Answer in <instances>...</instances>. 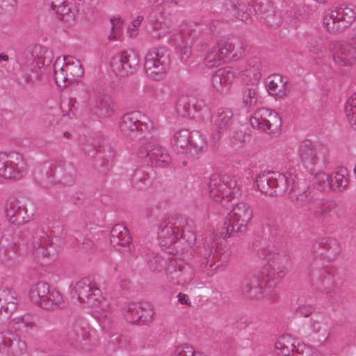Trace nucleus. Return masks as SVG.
<instances>
[{
	"instance_id": "1",
	"label": "nucleus",
	"mask_w": 356,
	"mask_h": 356,
	"mask_svg": "<svg viewBox=\"0 0 356 356\" xmlns=\"http://www.w3.org/2000/svg\"><path fill=\"white\" fill-rule=\"evenodd\" d=\"M267 265L264 273L266 276L264 286L263 282L257 276L245 279L241 283V292L248 298L257 300L266 298L275 301L277 294L273 291L286 275L288 269L285 266L288 258L275 251H269L266 256Z\"/></svg>"
},
{
	"instance_id": "2",
	"label": "nucleus",
	"mask_w": 356,
	"mask_h": 356,
	"mask_svg": "<svg viewBox=\"0 0 356 356\" xmlns=\"http://www.w3.org/2000/svg\"><path fill=\"white\" fill-rule=\"evenodd\" d=\"M158 240L162 249L169 253L187 250L196 240L193 221L181 219L162 222L159 228Z\"/></svg>"
},
{
	"instance_id": "3",
	"label": "nucleus",
	"mask_w": 356,
	"mask_h": 356,
	"mask_svg": "<svg viewBox=\"0 0 356 356\" xmlns=\"http://www.w3.org/2000/svg\"><path fill=\"white\" fill-rule=\"evenodd\" d=\"M72 296L80 303H84L95 309V317L100 325L104 326V321L108 318L111 311L109 302L104 298L101 290L90 278H83L74 285Z\"/></svg>"
},
{
	"instance_id": "4",
	"label": "nucleus",
	"mask_w": 356,
	"mask_h": 356,
	"mask_svg": "<svg viewBox=\"0 0 356 356\" xmlns=\"http://www.w3.org/2000/svg\"><path fill=\"white\" fill-rule=\"evenodd\" d=\"M252 218L253 211L248 204L243 202L234 204L223 224L226 231L224 237H229L234 233L244 234Z\"/></svg>"
},
{
	"instance_id": "5",
	"label": "nucleus",
	"mask_w": 356,
	"mask_h": 356,
	"mask_svg": "<svg viewBox=\"0 0 356 356\" xmlns=\"http://www.w3.org/2000/svg\"><path fill=\"white\" fill-rule=\"evenodd\" d=\"M294 182V178L289 174L286 175L280 172H263L256 179L257 188L263 193L268 195H282Z\"/></svg>"
},
{
	"instance_id": "6",
	"label": "nucleus",
	"mask_w": 356,
	"mask_h": 356,
	"mask_svg": "<svg viewBox=\"0 0 356 356\" xmlns=\"http://www.w3.org/2000/svg\"><path fill=\"white\" fill-rule=\"evenodd\" d=\"M54 80L60 87L77 81L83 74L81 62L72 56L58 58L54 65Z\"/></svg>"
},
{
	"instance_id": "7",
	"label": "nucleus",
	"mask_w": 356,
	"mask_h": 356,
	"mask_svg": "<svg viewBox=\"0 0 356 356\" xmlns=\"http://www.w3.org/2000/svg\"><path fill=\"white\" fill-rule=\"evenodd\" d=\"M356 19V7H340L324 13L323 25L330 33L337 34L344 31Z\"/></svg>"
},
{
	"instance_id": "8",
	"label": "nucleus",
	"mask_w": 356,
	"mask_h": 356,
	"mask_svg": "<svg viewBox=\"0 0 356 356\" xmlns=\"http://www.w3.org/2000/svg\"><path fill=\"white\" fill-rule=\"evenodd\" d=\"M209 193L213 201L225 206L224 202H229L239 194V188L234 179L227 175H213L209 183Z\"/></svg>"
},
{
	"instance_id": "9",
	"label": "nucleus",
	"mask_w": 356,
	"mask_h": 356,
	"mask_svg": "<svg viewBox=\"0 0 356 356\" xmlns=\"http://www.w3.org/2000/svg\"><path fill=\"white\" fill-rule=\"evenodd\" d=\"M120 131L125 136L136 138L138 134H146L154 129V124L139 111L124 114L120 122Z\"/></svg>"
},
{
	"instance_id": "10",
	"label": "nucleus",
	"mask_w": 356,
	"mask_h": 356,
	"mask_svg": "<svg viewBox=\"0 0 356 356\" xmlns=\"http://www.w3.org/2000/svg\"><path fill=\"white\" fill-rule=\"evenodd\" d=\"M29 298L32 302L44 309H51L59 306L62 301V295L56 290H50L47 282H38L33 285L29 291Z\"/></svg>"
},
{
	"instance_id": "11",
	"label": "nucleus",
	"mask_w": 356,
	"mask_h": 356,
	"mask_svg": "<svg viewBox=\"0 0 356 356\" xmlns=\"http://www.w3.org/2000/svg\"><path fill=\"white\" fill-rule=\"evenodd\" d=\"M169 65V56L162 48L149 49L145 55L144 67L146 74L154 80L164 77Z\"/></svg>"
},
{
	"instance_id": "12",
	"label": "nucleus",
	"mask_w": 356,
	"mask_h": 356,
	"mask_svg": "<svg viewBox=\"0 0 356 356\" xmlns=\"http://www.w3.org/2000/svg\"><path fill=\"white\" fill-rule=\"evenodd\" d=\"M250 124L253 129L259 131L273 134L279 131L282 122L278 113L275 111L260 108L250 116Z\"/></svg>"
},
{
	"instance_id": "13",
	"label": "nucleus",
	"mask_w": 356,
	"mask_h": 356,
	"mask_svg": "<svg viewBox=\"0 0 356 356\" xmlns=\"http://www.w3.org/2000/svg\"><path fill=\"white\" fill-rule=\"evenodd\" d=\"M26 170L23 156L16 152H0V177L20 179Z\"/></svg>"
},
{
	"instance_id": "14",
	"label": "nucleus",
	"mask_w": 356,
	"mask_h": 356,
	"mask_svg": "<svg viewBox=\"0 0 356 356\" xmlns=\"http://www.w3.org/2000/svg\"><path fill=\"white\" fill-rule=\"evenodd\" d=\"M165 273L170 282L181 286L191 283L195 277L191 265L181 259H170L165 268Z\"/></svg>"
},
{
	"instance_id": "15",
	"label": "nucleus",
	"mask_w": 356,
	"mask_h": 356,
	"mask_svg": "<svg viewBox=\"0 0 356 356\" xmlns=\"http://www.w3.org/2000/svg\"><path fill=\"white\" fill-rule=\"evenodd\" d=\"M139 63V54L133 50H130L115 54L111 58L110 66L116 75L124 76L135 72Z\"/></svg>"
},
{
	"instance_id": "16",
	"label": "nucleus",
	"mask_w": 356,
	"mask_h": 356,
	"mask_svg": "<svg viewBox=\"0 0 356 356\" xmlns=\"http://www.w3.org/2000/svg\"><path fill=\"white\" fill-rule=\"evenodd\" d=\"M94 333V330L87 322L80 320L67 328L65 341L70 346L79 349L91 340Z\"/></svg>"
},
{
	"instance_id": "17",
	"label": "nucleus",
	"mask_w": 356,
	"mask_h": 356,
	"mask_svg": "<svg viewBox=\"0 0 356 356\" xmlns=\"http://www.w3.org/2000/svg\"><path fill=\"white\" fill-rule=\"evenodd\" d=\"M330 54L334 62L340 66H348L356 60V46L342 42H331Z\"/></svg>"
},
{
	"instance_id": "18",
	"label": "nucleus",
	"mask_w": 356,
	"mask_h": 356,
	"mask_svg": "<svg viewBox=\"0 0 356 356\" xmlns=\"http://www.w3.org/2000/svg\"><path fill=\"white\" fill-rule=\"evenodd\" d=\"M138 154L141 158L149 157L151 164L159 167L166 166L170 161V155L156 140L143 146Z\"/></svg>"
},
{
	"instance_id": "19",
	"label": "nucleus",
	"mask_w": 356,
	"mask_h": 356,
	"mask_svg": "<svg viewBox=\"0 0 356 356\" xmlns=\"http://www.w3.org/2000/svg\"><path fill=\"white\" fill-rule=\"evenodd\" d=\"M231 41L228 39L220 40L213 47L210 48L204 58L205 65L209 68L219 66L225 59L229 58V52L232 49Z\"/></svg>"
},
{
	"instance_id": "20",
	"label": "nucleus",
	"mask_w": 356,
	"mask_h": 356,
	"mask_svg": "<svg viewBox=\"0 0 356 356\" xmlns=\"http://www.w3.org/2000/svg\"><path fill=\"white\" fill-rule=\"evenodd\" d=\"M233 113L227 108H220L213 118V132L211 140L216 145L221 138L223 134L227 131L232 124Z\"/></svg>"
},
{
	"instance_id": "21",
	"label": "nucleus",
	"mask_w": 356,
	"mask_h": 356,
	"mask_svg": "<svg viewBox=\"0 0 356 356\" xmlns=\"http://www.w3.org/2000/svg\"><path fill=\"white\" fill-rule=\"evenodd\" d=\"M32 257L42 265H47L56 258V251L51 245L45 246L39 238H33L28 245Z\"/></svg>"
},
{
	"instance_id": "22",
	"label": "nucleus",
	"mask_w": 356,
	"mask_h": 356,
	"mask_svg": "<svg viewBox=\"0 0 356 356\" xmlns=\"http://www.w3.org/2000/svg\"><path fill=\"white\" fill-rule=\"evenodd\" d=\"M111 244L123 254H131L134 246L128 229L122 225H115L111 231Z\"/></svg>"
},
{
	"instance_id": "23",
	"label": "nucleus",
	"mask_w": 356,
	"mask_h": 356,
	"mask_svg": "<svg viewBox=\"0 0 356 356\" xmlns=\"http://www.w3.org/2000/svg\"><path fill=\"white\" fill-rule=\"evenodd\" d=\"M27 350L26 341L18 337H6L0 332V353L11 356H21Z\"/></svg>"
},
{
	"instance_id": "24",
	"label": "nucleus",
	"mask_w": 356,
	"mask_h": 356,
	"mask_svg": "<svg viewBox=\"0 0 356 356\" xmlns=\"http://www.w3.org/2000/svg\"><path fill=\"white\" fill-rule=\"evenodd\" d=\"M236 77V72L232 67L218 70L211 78L213 88L219 92H227Z\"/></svg>"
},
{
	"instance_id": "25",
	"label": "nucleus",
	"mask_w": 356,
	"mask_h": 356,
	"mask_svg": "<svg viewBox=\"0 0 356 356\" xmlns=\"http://www.w3.org/2000/svg\"><path fill=\"white\" fill-rule=\"evenodd\" d=\"M8 220L13 224L21 225L29 221L33 214L28 213L26 208L17 200L9 201L5 209Z\"/></svg>"
},
{
	"instance_id": "26",
	"label": "nucleus",
	"mask_w": 356,
	"mask_h": 356,
	"mask_svg": "<svg viewBox=\"0 0 356 356\" xmlns=\"http://www.w3.org/2000/svg\"><path fill=\"white\" fill-rule=\"evenodd\" d=\"M261 61L259 57L253 56L248 59L241 70V76L245 81L257 84L261 79Z\"/></svg>"
},
{
	"instance_id": "27",
	"label": "nucleus",
	"mask_w": 356,
	"mask_h": 356,
	"mask_svg": "<svg viewBox=\"0 0 356 356\" xmlns=\"http://www.w3.org/2000/svg\"><path fill=\"white\" fill-rule=\"evenodd\" d=\"M216 257L213 254V246L207 244L200 248L198 251V264L201 269L208 275H213L217 268Z\"/></svg>"
},
{
	"instance_id": "28",
	"label": "nucleus",
	"mask_w": 356,
	"mask_h": 356,
	"mask_svg": "<svg viewBox=\"0 0 356 356\" xmlns=\"http://www.w3.org/2000/svg\"><path fill=\"white\" fill-rule=\"evenodd\" d=\"M35 327L34 319L30 315H25L13 318L9 322L8 331L9 334L17 336L27 334Z\"/></svg>"
},
{
	"instance_id": "29",
	"label": "nucleus",
	"mask_w": 356,
	"mask_h": 356,
	"mask_svg": "<svg viewBox=\"0 0 356 356\" xmlns=\"http://www.w3.org/2000/svg\"><path fill=\"white\" fill-rule=\"evenodd\" d=\"M298 155L305 165H315L318 161L316 146L310 140H304L299 143Z\"/></svg>"
},
{
	"instance_id": "30",
	"label": "nucleus",
	"mask_w": 356,
	"mask_h": 356,
	"mask_svg": "<svg viewBox=\"0 0 356 356\" xmlns=\"http://www.w3.org/2000/svg\"><path fill=\"white\" fill-rule=\"evenodd\" d=\"M45 54L50 52L40 45H35L24 53L21 62L27 66L40 67L45 64V58L42 57Z\"/></svg>"
},
{
	"instance_id": "31",
	"label": "nucleus",
	"mask_w": 356,
	"mask_h": 356,
	"mask_svg": "<svg viewBox=\"0 0 356 356\" xmlns=\"http://www.w3.org/2000/svg\"><path fill=\"white\" fill-rule=\"evenodd\" d=\"M266 85L269 94L277 98L284 97L289 91L287 81L279 74L270 76L267 79Z\"/></svg>"
},
{
	"instance_id": "32",
	"label": "nucleus",
	"mask_w": 356,
	"mask_h": 356,
	"mask_svg": "<svg viewBox=\"0 0 356 356\" xmlns=\"http://www.w3.org/2000/svg\"><path fill=\"white\" fill-rule=\"evenodd\" d=\"M348 170L344 168H340L330 175V188L334 191H342L348 186Z\"/></svg>"
},
{
	"instance_id": "33",
	"label": "nucleus",
	"mask_w": 356,
	"mask_h": 356,
	"mask_svg": "<svg viewBox=\"0 0 356 356\" xmlns=\"http://www.w3.org/2000/svg\"><path fill=\"white\" fill-rule=\"evenodd\" d=\"M191 131L188 129H181L175 132L172 144L175 149L184 154H188Z\"/></svg>"
},
{
	"instance_id": "34",
	"label": "nucleus",
	"mask_w": 356,
	"mask_h": 356,
	"mask_svg": "<svg viewBox=\"0 0 356 356\" xmlns=\"http://www.w3.org/2000/svg\"><path fill=\"white\" fill-rule=\"evenodd\" d=\"M206 137L199 131H191L188 154L193 156L203 151L207 147Z\"/></svg>"
},
{
	"instance_id": "35",
	"label": "nucleus",
	"mask_w": 356,
	"mask_h": 356,
	"mask_svg": "<svg viewBox=\"0 0 356 356\" xmlns=\"http://www.w3.org/2000/svg\"><path fill=\"white\" fill-rule=\"evenodd\" d=\"M58 19L69 27L75 23V14L65 3L54 10Z\"/></svg>"
},
{
	"instance_id": "36",
	"label": "nucleus",
	"mask_w": 356,
	"mask_h": 356,
	"mask_svg": "<svg viewBox=\"0 0 356 356\" xmlns=\"http://www.w3.org/2000/svg\"><path fill=\"white\" fill-rule=\"evenodd\" d=\"M344 110L350 127L356 130V93L347 99Z\"/></svg>"
},
{
	"instance_id": "37",
	"label": "nucleus",
	"mask_w": 356,
	"mask_h": 356,
	"mask_svg": "<svg viewBox=\"0 0 356 356\" xmlns=\"http://www.w3.org/2000/svg\"><path fill=\"white\" fill-rule=\"evenodd\" d=\"M15 293L8 289L0 291V302L3 301L5 304L3 305L6 312H12L15 310L17 307Z\"/></svg>"
},
{
	"instance_id": "38",
	"label": "nucleus",
	"mask_w": 356,
	"mask_h": 356,
	"mask_svg": "<svg viewBox=\"0 0 356 356\" xmlns=\"http://www.w3.org/2000/svg\"><path fill=\"white\" fill-rule=\"evenodd\" d=\"M141 312V304L130 303L124 309V316L126 320L131 323H138L140 320V312Z\"/></svg>"
},
{
	"instance_id": "39",
	"label": "nucleus",
	"mask_w": 356,
	"mask_h": 356,
	"mask_svg": "<svg viewBox=\"0 0 356 356\" xmlns=\"http://www.w3.org/2000/svg\"><path fill=\"white\" fill-rule=\"evenodd\" d=\"M290 199L296 207H304L312 201V196L309 191L305 190L296 193L294 190H292L290 193Z\"/></svg>"
},
{
	"instance_id": "40",
	"label": "nucleus",
	"mask_w": 356,
	"mask_h": 356,
	"mask_svg": "<svg viewBox=\"0 0 356 356\" xmlns=\"http://www.w3.org/2000/svg\"><path fill=\"white\" fill-rule=\"evenodd\" d=\"M169 29L168 25L165 22L156 19L152 24L150 33L153 38L159 39L167 35Z\"/></svg>"
},
{
	"instance_id": "41",
	"label": "nucleus",
	"mask_w": 356,
	"mask_h": 356,
	"mask_svg": "<svg viewBox=\"0 0 356 356\" xmlns=\"http://www.w3.org/2000/svg\"><path fill=\"white\" fill-rule=\"evenodd\" d=\"M131 181L133 185L140 189L149 184V175L141 169L136 170L132 175Z\"/></svg>"
},
{
	"instance_id": "42",
	"label": "nucleus",
	"mask_w": 356,
	"mask_h": 356,
	"mask_svg": "<svg viewBox=\"0 0 356 356\" xmlns=\"http://www.w3.org/2000/svg\"><path fill=\"white\" fill-rule=\"evenodd\" d=\"M169 261H170L168 259H165L158 254H152L147 263L151 270L161 271L163 268H165V269L166 268Z\"/></svg>"
},
{
	"instance_id": "43",
	"label": "nucleus",
	"mask_w": 356,
	"mask_h": 356,
	"mask_svg": "<svg viewBox=\"0 0 356 356\" xmlns=\"http://www.w3.org/2000/svg\"><path fill=\"white\" fill-rule=\"evenodd\" d=\"M252 7L255 14L260 15L261 17L274 9L270 0H257L252 4Z\"/></svg>"
},
{
	"instance_id": "44",
	"label": "nucleus",
	"mask_w": 356,
	"mask_h": 356,
	"mask_svg": "<svg viewBox=\"0 0 356 356\" xmlns=\"http://www.w3.org/2000/svg\"><path fill=\"white\" fill-rule=\"evenodd\" d=\"M155 314L154 309L152 306L148 304H141V312H140V320L138 324H148L154 319Z\"/></svg>"
},
{
	"instance_id": "45",
	"label": "nucleus",
	"mask_w": 356,
	"mask_h": 356,
	"mask_svg": "<svg viewBox=\"0 0 356 356\" xmlns=\"http://www.w3.org/2000/svg\"><path fill=\"white\" fill-rule=\"evenodd\" d=\"M312 329L314 332L323 337L324 340H326L330 335V325L325 321H314L312 325Z\"/></svg>"
},
{
	"instance_id": "46",
	"label": "nucleus",
	"mask_w": 356,
	"mask_h": 356,
	"mask_svg": "<svg viewBox=\"0 0 356 356\" xmlns=\"http://www.w3.org/2000/svg\"><path fill=\"white\" fill-rule=\"evenodd\" d=\"M258 100V94L254 88H246L243 93V102L246 107L254 106Z\"/></svg>"
},
{
	"instance_id": "47",
	"label": "nucleus",
	"mask_w": 356,
	"mask_h": 356,
	"mask_svg": "<svg viewBox=\"0 0 356 356\" xmlns=\"http://www.w3.org/2000/svg\"><path fill=\"white\" fill-rule=\"evenodd\" d=\"M230 12L232 16L245 23H248L250 21V15L247 12L245 5L234 6L232 7Z\"/></svg>"
},
{
	"instance_id": "48",
	"label": "nucleus",
	"mask_w": 356,
	"mask_h": 356,
	"mask_svg": "<svg viewBox=\"0 0 356 356\" xmlns=\"http://www.w3.org/2000/svg\"><path fill=\"white\" fill-rule=\"evenodd\" d=\"M206 106L202 99H192L188 104V108L186 110V115L188 117H194L196 113L202 111Z\"/></svg>"
},
{
	"instance_id": "49",
	"label": "nucleus",
	"mask_w": 356,
	"mask_h": 356,
	"mask_svg": "<svg viewBox=\"0 0 356 356\" xmlns=\"http://www.w3.org/2000/svg\"><path fill=\"white\" fill-rule=\"evenodd\" d=\"M95 113L101 118H107L111 116L113 113L111 103L102 99L99 105L96 107Z\"/></svg>"
},
{
	"instance_id": "50",
	"label": "nucleus",
	"mask_w": 356,
	"mask_h": 356,
	"mask_svg": "<svg viewBox=\"0 0 356 356\" xmlns=\"http://www.w3.org/2000/svg\"><path fill=\"white\" fill-rule=\"evenodd\" d=\"M170 356H193V347L188 343L177 345L171 351Z\"/></svg>"
},
{
	"instance_id": "51",
	"label": "nucleus",
	"mask_w": 356,
	"mask_h": 356,
	"mask_svg": "<svg viewBox=\"0 0 356 356\" xmlns=\"http://www.w3.org/2000/svg\"><path fill=\"white\" fill-rule=\"evenodd\" d=\"M245 135L242 131L234 132L230 136V143L232 147L236 150H239L243 146Z\"/></svg>"
},
{
	"instance_id": "52",
	"label": "nucleus",
	"mask_w": 356,
	"mask_h": 356,
	"mask_svg": "<svg viewBox=\"0 0 356 356\" xmlns=\"http://www.w3.org/2000/svg\"><path fill=\"white\" fill-rule=\"evenodd\" d=\"M293 339L289 335H283L280 337L275 344V351L277 354V351H282L286 346L293 345Z\"/></svg>"
},
{
	"instance_id": "53",
	"label": "nucleus",
	"mask_w": 356,
	"mask_h": 356,
	"mask_svg": "<svg viewBox=\"0 0 356 356\" xmlns=\"http://www.w3.org/2000/svg\"><path fill=\"white\" fill-rule=\"evenodd\" d=\"M261 18L264 19L265 24L270 26H277L281 22L280 17L276 14L274 9L262 16Z\"/></svg>"
},
{
	"instance_id": "54",
	"label": "nucleus",
	"mask_w": 356,
	"mask_h": 356,
	"mask_svg": "<svg viewBox=\"0 0 356 356\" xmlns=\"http://www.w3.org/2000/svg\"><path fill=\"white\" fill-rule=\"evenodd\" d=\"M315 183L318 184L321 189L330 188V175L324 172L317 173L314 177Z\"/></svg>"
},
{
	"instance_id": "55",
	"label": "nucleus",
	"mask_w": 356,
	"mask_h": 356,
	"mask_svg": "<svg viewBox=\"0 0 356 356\" xmlns=\"http://www.w3.org/2000/svg\"><path fill=\"white\" fill-rule=\"evenodd\" d=\"M232 43V49L229 52V55L232 53V58L234 60H238L240 58H241L244 53H245V49L243 47V44L242 42L238 41L237 42Z\"/></svg>"
},
{
	"instance_id": "56",
	"label": "nucleus",
	"mask_w": 356,
	"mask_h": 356,
	"mask_svg": "<svg viewBox=\"0 0 356 356\" xmlns=\"http://www.w3.org/2000/svg\"><path fill=\"white\" fill-rule=\"evenodd\" d=\"M111 33L108 35L109 40H116L121 33L122 21L120 19L111 20Z\"/></svg>"
},
{
	"instance_id": "57",
	"label": "nucleus",
	"mask_w": 356,
	"mask_h": 356,
	"mask_svg": "<svg viewBox=\"0 0 356 356\" xmlns=\"http://www.w3.org/2000/svg\"><path fill=\"white\" fill-rule=\"evenodd\" d=\"M308 48L310 52L315 55H318L323 51L324 48L323 42L321 39H314L309 42Z\"/></svg>"
},
{
	"instance_id": "58",
	"label": "nucleus",
	"mask_w": 356,
	"mask_h": 356,
	"mask_svg": "<svg viewBox=\"0 0 356 356\" xmlns=\"http://www.w3.org/2000/svg\"><path fill=\"white\" fill-rule=\"evenodd\" d=\"M143 20V17L141 16H138L136 19H134L131 23L129 24L127 33H129V36L133 37L136 35L137 32L136 30L138 27L141 24V22Z\"/></svg>"
},
{
	"instance_id": "59",
	"label": "nucleus",
	"mask_w": 356,
	"mask_h": 356,
	"mask_svg": "<svg viewBox=\"0 0 356 356\" xmlns=\"http://www.w3.org/2000/svg\"><path fill=\"white\" fill-rule=\"evenodd\" d=\"M180 58L182 62L186 63L188 59L190 58L191 55V49L189 46L184 45L183 47H180Z\"/></svg>"
},
{
	"instance_id": "60",
	"label": "nucleus",
	"mask_w": 356,
	"mask_h": 356,
	"mask_svg": "<svg viewBox=\"0 0 356 356\" xmlns=\"http://www.w3.org/2000/svg\"><path fill=\"white\" fill-rule=\"evenodd\" d=\"M312 312L313 308L310 306H300L296 310V314L300 316L308 317Z\"/></svg>"
},
{
	"instance_id": "61",
	"label": "nucleus",
	"mask_w": 356,
	"mask_h": 356,
	"mask_svg": "<svg viewBox=\"0 0 356 356\" xmlns=\"http://www.w3.org/2000/svg\"><path fill=\"white\" fill-rule=\"evenodd\" d=\"M293 352V345L286 346V348L282 350V351H277V356H292Z\"/></svg>"
},
{
	"instance_id": "62",
	"label": "nucleus",
	"mask_w": 356,
	"mask_h": 356,
	"mask_svg": "<svg viewBox=\"0 0 356 356\" xmlns=\"http://www.w3.org/2000/svg\"><path fill=\"white\" fill-rule=\"evenodd\" d=\"M94 248V242L89 238H84L82 242V248L85 251H90Z\"/></svg>"
},
{
	"instance_id": "63",
	"label": "nucleus",
	"mask_w": 356,
	"mask_h": 356,
	"mask_svg": "<svg viewBox=\"0 0 356 356\" xmlns=\"http://www.w3.org/2000/svg\"><path fill=\"white\" fill-rule=\"evenodd\" d=\"M177 299H178L179 302H180L181 305H191V300H190L189 296L185 293H179L177 295Z\"/></svg>"
},
{
	"instance_id": "64",
	"label": "nucleus",
	"mask_w": 356,
	"mask_h": 356,
	"mask_svg": "<svg viewBox=\"0 0 356 356\" xmlns=\"http://www.w3.org/2000/svg\"><path fill=\"white\" fill-rule=\"evenodd\" d=\"M47 2L53 10H56L65 3V0H47Z\"/></svg>"
}]
</instances>
